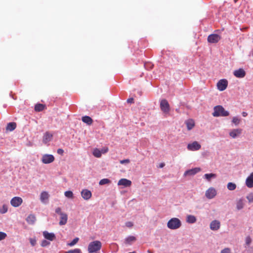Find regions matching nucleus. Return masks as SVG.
Returning <instances> with one entry per match:
<instances>
[{"instance_id": "f257e3e1", "label": "nucleus", "mask_w": 253, "mask_h": 253, "mask_svg": "<svg viewBox=\"0 0 253 253\" xmlns=\"http://www.w3.org/2000/svg\"><path fill=\"white\" fill-rule=\"evenodd\" d=\"M102 247V243L99 241H94L90 242L88 246V253H96Z\"/></svg>"}, {"instance_id": "f03ea898", "label": "nucleus", "mask_w": 253, "mask_h": 253, "mask_svg": "<svg viewBox=\"0 0 253 253\" xmlns=\"http://www.w3.org/2000/svg\"><path fill=\"white\" fill-rule=\"evenodd\" d=\"M229 113L228 111H226L222 106H216L214 108V112L212 113V115L214 117L228 116Z\"/></svg>"}, {"instance_id": "7ed1b4c3", "label": "nucleus", "mask_w": 253, "mask_h": 253, "mask_svg": "<svg viewBox=\"0 0 253 253\" xmlns=\"http://www.w3.org/2000/svg\"><path fill=\"white\" fill-rule=\"evenodd\" d=\"M181 225L180 220L175 217L171 218L167 223V226L169 229L174 230L179 228Z\"/></svg>"}, {"instance_id": "20e7f679", "label": "nucleus", "mask_w": 253, "mask_h": 253, "mask_svg": "<svg viewBox=\"0 0 253 253\" xmlns=\"http://www.w3.org/2000/svg\"><path fill=\"white\" fill-rule=\"evenodd\" d=\"M160 108L162 111L166 114L169 113L170 111V106L168 101L166 99H162L160 102Z\"/></svg>"}, {"instance_id": "39448f33", "label": "nucleus", "mask_w": 253, "mask_h": 253, "mask_svg": "<svg viewBox=\"0 0 253 253\" xmlns=\"http://www.w3.org/2000/svg\"><path fill=\"white\" fill-rule=\"evenodd\" d=\"M201 148V145L197 141H194L187 145V149L189 151H197Z\"/></svg>"}, {"instance_id": "423d86ee", "label": "nucleus", "mask_w": 253, "mask_h": 253, "mask_svg": "<svg viewBox=\"0 0 253 253\" xmlns=\"http://www.w3.org/2000/svg\"><path fill=\"white\" fill-rule=\"evenodd\" d=\"M54 157L52 155L44 154L42 156V161L43 164H50L54 161Z\"/></svg>"}, {"instance_id": "0eeeda50", "label": "nucleus", "mask_w": 253, "mask_h": 253, "mask_svg": "<svg viewBox=\"0 0 253 253\" xmlns=\"http://www.w3.org/2000/svg\"><path fill=\"white\" fill-rule=\"evenodd\" d=\"M221 39V37L215 34L210 35L208 37V42L210 43H217Z\"/></svg>"}, {"instance_id": "6e6552de", "label": "nucleus", "mask_w": 253, "mask_h": 253, "mask_svg": "<svg viewBox=\"0 0 253 253\" xmlns=\"http://www.w3.org/2000/svg\"><path fill=\"white\" fill-rule=\"evenodd\" d=\"M228 85V82L225 79H222L218 81V82L217 84V88L220 91H223L224 90Z\"/></svg>"}, {"instance_id": "1a4fd4ad", "label": "nucleus", "mask_w": 253, "mask_h": 253, "mask_svg": "<svg viewBox=\"0 0 253 253\" xmlns=\"http://www.w3.org/2000/svg\"><path fill=\"white\" fill-rule=\"evenodd\" d=\"M23 200L21 198L19 197H15L13 198L10 201L11 205L14 207H18L21 205Z\"/></svg>"}, {"instance_id": "9d476101", "label": "nucleus", "mask_w": 253, "mask_h": 253, "mask_svg": "<svg viewBox=\"0 0 253 253\" xmlns=\"http://www.w3.org/2000/svg\"><path fill=\"white\" fill-rule=\"evenodd\" d=\"M216 195V191L213 188H210L208 189L205 193L206 197L208 199H211L214 198Z\"/></svg>"}, {"instance_id": "9b49d317", "label": "nucleus", "mask_w": 253, "mask_h": 253, "mask_svg": "<svg viewBox=\"0 0 253 253\" xmlns=\"http://www.w3.org/2000/svg\"><path fill=\"white\" fill-rule=\"evenodd\" d=\"M82 197L85 200H88L91 197V192L87 189H84L81 192Z\"/></svg>"}, {"instance_id": "f8f14e48", "label": "nucleus", "mask_w": 253, "mask_h": 253, "mask_svg": "<svg viewBox=\"0 0 253 253\" xmlns=\"http://www.w3.org/2000/svg\"><path fill=\"white\" fill-rule=\"evenodd\" d=\"M234 75L238 78H243L246 75V72L243 69H239L233 72Z\"/></svg>"}, {"instance_id": "ddd939ff", "label": "nucleus", "mask_w": 253, "mask_h": 253, "mask_svg": "<svg viewBox=\"0 0 253 253\" xmlns=\"http://www.w3.org/2000/svg\"><path fill=\"white\" fill-rule=\"evenodd\" d=\"M43 236L45 239L52 241L55 239V235L53 233H49L46 231L43 232Z\"/></svg>"}, {"instance_id": "4468645a", "label": "nucleus", "mask_w": 253, "mask_h": 253, "mask_svg": "<svg viewBox=\"0 0 253 253\" xmlns=\"http://www.w3.org/2000/svg\"><path fill=\"white\" fill-rule=\"evenodd\" d=\"M118 185H123L125 187H129L131 185V181L126 178H122L118 181Z\"/></svg>"}, {"instance_id": "2eb2a0df", "label": "nucleus", "mask_w": 253, "mask_h": 253, "mask_svg": "<svg viewBox=\"0 0 253 253\" xmlns=\"http://www.w3.org/2000/svg\"><path fill=\"white\" fill-rule=\"evenodd\" d=\"M201 171V169L199 168H195L191 169L186 170L184 175H193Z\"/></svg>"}, {"instance_id": "dca6fc26", "label": "nucleus", "mask_w": 253, "mask_h": 253, "mask_svg": "<svg viewBox=\"0 0 253 253\" xmlns=\"http://www.w3.org/2000/svg\"><path fill=\"white\" fill-rule=\"evenodd\" d=\"M220 226V222L218 220H214L210 224V228L212 230H217Z\"/></svg>"}, {"instance_id": "f3484780", "label": "nucleus", "mask_w": 253, "mask_h": 253, "mask_svg": "<svg viewBox=\"0 0 253 253\" xmlns=\"http://www.w3.org/2000/svg\"><path fill=\"white\" fill-rule=\"evenodd\" d=\"M246 184L249 188L253 187V172L247 178Z\"/></svg>"}, {"instance_id": "a211bd4d", "label": "nucleus", "mask_w": 253, "mask_h": 253, "mask_svg": "<svg viewBox=\"0 0 253 253\" xmlns=\"http://www.w3.org/2000/svg\"><path fill=\"white\" fill-rule=\"evenodd\" d=\"M52 137L53 135L52 134L48 132H45L43 136V142L45 144L47 143V142L51 140Z\"/></svg>"}, {"instance_id": "6ab92c4d", "label": "nucleus", "mask_w": 253, "mask_h": 253, "mask_svg": "<svg viewBox=\"0 0 253 253\" xmlns=\"http://www.w3.org/2000/svg\"><path fill=\"white\" fill-rule=\"evenodd\" d=\"M242 129L237 128L233 129L230 133L229 135L232 138H235L242 133Z\"/></svg>"}, {"instance_id": "aec40b11", "label": "nucleus", "mask_w": 253, "mask_h": 253, "mask_svg": "<svg viewBox=\"0 0 253 253\" xmlns=\"http://www.w3.org/2000/svg\"><path fill=\"white\" fill-rule=\"evenodd\" d=\"M68 219V215L66 213L64 214H62L61 216H60V221L59 224L60 225H63L67 223Z\"/></svg>"}, {"instance_id": "412c9836", "label": "nucleus", "mask_w": 253, "mask_h": 253, "mask_svg": "<svg viewBox=\"0 0 253 253\" xmlns=\"http://www.w3.org/2000/svg\"><path fill=\"white\" fill-rule=\"evenodd\" d=\"M16 123L15 122L9 123L7 124V126H6V131H12L16 128Z\"/></svg>"}, {"instance_id": "4be33fe9", "label": "nucleus", "mask_w": 253, "mask_h": 253, "mask_svg": "<svg viewBox=\"0 0 253 253\" xmlns=\"http://www.w3.org/2000/svg\"><path fill=\"white\" fill-rule=\"evenodd\" d=\"M49 198V194L46 191H43L41 193L40 200L42 202L45 203V201L48 200Z\"/></svg>"}, {"instance_id": "5701e85b", "label": "nucleus", "mask_w": 253, "mask_h": 253, "mask_svg": "<svg viewBox=\"0 0 253 253\" xmlns=\"http://www.w3.org/2000/svg\"><path fill=\"white\" fill-rule=\"evenodd\" d=\"M82 121L88 125H91L93 123V120L88 116H83L82 118Z\"/></svg>"}, {"instance_id": "b1692460", "label": "nucleus", "mask_w": 253, "mask_h": 253, "mask_svg": "<svg viewBox=\"0 0 253 253\" xmlns=\"http://www.w3.org/2000/svg\"><path fill=\"white\" fill-rule=\"evenodd\" d=\"M187 128L188 130L192 129L195 126V122L193 120L189 119L185 122Z\"/></svg>"}, {"instance_id": "393cba45", "label": "nucleus", "mask_w": 253, "mask_h": 253, "mask_svg": "<svg viewBox=\"0 0 253 253\" xmlns=\"http://www.w3.org/2000/svg\"><path fill=\"white\" fill-rule=\"evenodd\" d=\"M36 220V216L33 214H30L26 218L27 222L30 224H34Z\"/></svg>"}, {"instance_id": "a878e982", "label": "nucleus", "mask_w": 253, "mask_h": 253, "mask_svg": "<svg viewBox=\"0 0 253 253\" xmlns=\"http://www.w3.org/2000/svg\"><path fill=\"white\" fill-rule=\"evenodd\" d=\"M46 108V106L45 105L42 104H37L35 106V110L36 112H40Z\"/></svg>"}, {"instance_id": "bb28decb", "label": "nucleus", "mask_w": 253, "mask_h": 253, "mask_svg": "<svg viewBox=\"0 0 253 253\" xmlns=\"http://www.w3.org/2000/svg\"><path fill=\"white\" fill-rule=\"evenodd\" d=\"M244 206V204L243 199H240L238 201H237L236 203V208L238 210H240L243 209Z\"/></svg>"}, {"instance_id": "cd10ccee", "label": "nucleus", "mask_w": 253, "mask_h": 253, "mask_svg": "<svg viewBox=\"0 0 253 253\" xmlns=\"http://www.w3.org/2000/svg\"><path fill=\"white\" fill-rule=\"evenodd\" d=\"M196 221V218L195 216L192 215H189L187 217V222L190 223H193Z\"/></svg>"}, {"instance_id": "c85d7f7f", "label": "nucleus", "mask_w": 253, "mask_h": 253, "mask_svg": "<svg viewBox=\"0 0 253 253\" xmlns=\"http://www.w3.org/2000/svg\"><path fill=\"white\" fill-rule=\"evenodd\" d=\"M93 155L96 158H100L101 156V152L98 149L95 148L93 151Z\"/></svg>"}, {"instance_id": "c756f323", "label": "nucleus", "mask_w": 253, "mask_h": 253, "mask_svg": "<svg viewBox=\"0 0 253 253\" xmlns=\"http://www.w3.org/2000/svg\"><path fill=\"white\" fill-rule=\"evenodd\" d=\"M236 184L232 182H229L227 185V187L228 190L233 191L236 188Z\"/></svg>"}, {"instance_id": "7c9ffc66", "label": "nucleus", "mask_w": 253, "mask_h": 253, "mask_svg": "<svg viewBox=\"0 0 253 253\" xmlns=\"http://www.w3.org/2000/svg\"><path fill=\"white\" fill-rule=\"evenodd\" d=\"M216 176V174L214 173H206L204 175V177L210 181L211 178H215Z\"/></svg>"}, {"instance_id": "2f4dec72", "label": "nucleus", "mask_w": 253, "mask_h": 253, "mask_svg": "<svg viewBox=\"0 0 253 253\" xmlns=\"http://www.w3.org/2000/svg\"><path fill=\"white\" fill-rule=\"evenodd\" d=\"M110 183V180L107 178H104L100 180L99 184L100 185L109 184Z\"/></svg>"}, {"instance_id": "473e14b6", "label": "nucleus", "mask_w": 253, "mask_h": 253, "mask_svg": "<svg viewBox=\"0 0 253 253\" xmlns=\"http://www.w3.org/2000/svg\"><path fill=\"white\" fill-rule=\"evenodd\" d=\"M64 195L68 198L73 199L74 198L73 193L71 191H67L65 192Z\"/></svg>"}, {"instance_id": "72a5a7b5", "label": "nucleus", "mask_w": 253, "mask_h": 253, "mask_svg": "<svg viewBox=\"0 0 253 253\" xmlns=\"http://www.w3.org/2000/svg\"><path fill=\"white\" fill-rule=\"evenodd\" d=\"M136 240L135 237L134 236H129L126 238V242L127 244H130V242H133Z\"/></svg>"}, {"instance_id": "f704fd0d", "label": "nucleus", "mask_w": 253, "mask_h": 253, "mask_svg": "<svg viewBox=\"0 0 253 253\" xmlns=\"http://www.w3.org/2000/svg\"><path fill=\"white\" fill-rule=\"evenodd\" d=\"M8 208L5 205H3L1 208L0 209V213H5L7 211Z\"/></svg>"}, {"instance_id": "c9c22d12", "label": "nucleus", "mask_w": 253, "mask_h": 253, "mask_svg": "<svg viewBox=\"0 0 253 253\" xmlns=\"http://www.w3.org/2000/svg\"><path fill=\"white\" fill-rule=\"evenodd\" d=\"M79 238L76 237L75 239H74L73 240L71 243H68V245L69 246H73L74 245H75V244H76L78 243V242L79 241Z\"/></svg>"}, {"instance_id": "e433bc0d", "label": "nucleus", "mask_w": 253, "mask_h": 253, "mask_svg": "<svg viewBox=\"0 0 253 253\" xmlns=\"http://www.w3.org/2000/svg\"><path fill=\"white\" fill-rule=\"evenodd\" d=\"M66 253H82V252L80 249H75L74 250H69Z\"/></svg>"}, {"instance_id": "4c0bfd02", "label": "nucleus", "mask_w": 253, "mask_h": 253, "mask_svg": "<svg viewBox=\"0 0 253 253\" xmlns=\"http://www.w3.org/2000/svg\"><path fill=\"white\" fill-rule=\"evenodd\" d=\"M240 122V120L237 117H234L233 118L232 123H234L235 125H239Z\"/></svg>"}, {"instance_id": "58836bf2", "label": "nucleus", "mask_w": 253, "mask_h": 253, "mask_svg": "<svg viewBox=\"0 0 253 253\" xmlns=\"http://www.w3.org/2000/svg\"><path fill=\"white\" fill-rule=\"evenodd\" d=\"M247 199L248 200L250 203L253 202V193H250L247 196Z\"/></svg>"}, {"instance_id": "ea45409f", "label": "nucleus", "mask_w": 253, "mask_h": 253, "mask_svg": "<svg viewBox=\"0 0 253 253\" xmlns=\"http://www.w3.org/2000/svg\"><path fill=\"white\" fill-rule=\"evenodd\" d=\"M55 212L58 214L60 216H61L62 214H64L65 213L62 211L61 209L59 207H58L55 209Z\"/></svg>"}, {"instance_id": "a19ab883", "label": "nucleus", "mask_w": 253, "mask_h": 253, "mask_svg": "<svg viewBox=\"0 0 253 253\" xmlns=\"http://www.w3.org/2000/svg\"><path fill=\"white\" fill-rule=\"evenodd\" d=\"M6 237L7 235L5 233L0 232V241L4 239Z\"/></svg>"}, {"instance_id": "79ce46f5", "label": "nucleus", "mask_w": 253, "mask_h": 253, "mask_svg": "<svg viewBox=\"0 0 253 253\" xmlns=\"http://www.w3.org/2000/svg\"><path fill=\"white\" fill-rule=\"evenodd\" d=\"M50 244V243L47 241L44 240L41 243V246L42 247H46L48 246Z\"/></svg>"}, {"instance_id": "37998d69", "label": "nucleus", "mask_w": 253, "mask_h": 253, "mask_svg": "<svg viewBox=\"0 0 253 253\" xmlns=\"http://www.w3.org/2000/svg\"><path fill=\"white\" fill-rule=\"evenodd\" d=\"M221 253H231V250L229 248H225L221 251Z\"/></svg>"}, {"instance_id": "c03bdc74", "label": "nucleus", "mask_w": 253, "mask_h": 253, "mask_svg": "<svg viewBox=\"0 0 253 253\" xmlns=\"http://www.w3.org/2000/svg\"><path fill=\"white\" fill-rule=\"evenodd\" d=\"M133 224L131 221H128L126 223V226L128 228H131L133 226Z\"/></svg>"}, {"instance_id": "a18cd8bd", "label": "nucleus", "mask_w": 253, "mask_h": 253, "mask_svg": "<svg viewBox=\"0 0 253 253\" xmlns=\"http://www.w3.org/2000/svg\"><path fill=\"white\" fill-rule=\"evenodd\" d=\"M130 162V160L129 159H125V160H121L120 161V163L121 164H128Z\"/></svg>"}, {"instance_id": "49530a36", "label": "nucleus", "mask_w": 253, "mask_h": 253, "mask_svg": "<svg viewBox=\"0 0 253 253\" xmlns=\"http://www.w3.org/2000/svg\"><path fill=\"white\" fill-rule=\"evenodd\" d=\"M100 151L101 152V154H105L108 151V147H104L101 149V150H100Z\"/></svg>"}, {"instance_id": "de8ad7c7", "label": "nucleus", "mask_w": 253, "mask_h": 253, "mask_svg": "<svg viewBox=\"0 0 253 253\" xmlns=\"http://www.w3.org/2000/svg\"><path fill=\"white\" fill-rule=\"evenodd\" d=\"M246 243L247 245L250 244L251 243V239L250 237H247L246 239Z\"/></svg>"}, {"instance_id": "09e8293b", "label": "nucleus", "mask_w": 253, "mask_h": 253, "mask_svg": "<svg viewBox=\"0 0 253 253\" xmlns=\"http://www.w3.org/2000/svg\"><path fill=\"white\" fill-rule=\"evenodd\" d=\"M57 152L58 154L62 155L64 153V150L62 149L59 148V149H57Z\"/></svg>"}, {"instance_id": "8fccbe9b", "label": "nucleus", "mask_w": 253, "mask_h": 253, "mask_svg": "<svg viewBox=\"0 0 253 253\" xmlns=\"http://www.w3.org/2000/svg\"><path fill=\"white\" fill-rule=\"evenodd\" d=\"M128 103H132L133 102V99L132 98H128L127 100Z\"/></svg>"}, {"instance_id": "3c124183", "label": "nucleus", "mask_w": 253, "mask_h": 253, "mask_svg": "<svg viewBox=\"0 0 253 253\" xmlns=\"http://www.w3.org/2000/svg\"><path fill=\"white\" fill-rule=\"evenodd\" d=\"M248 115V113L245 112H242V116L244 117H246Z\"/></svg>"}, {"instance_id": "603ef678", "label": "nucleus", "mask_w": 253, "mask_h": 253, "mask_svg": "<svg viewBox=\"0 0 253 253\" xmlns=\"http://www.w3.org/2000/svg\"><path fill=\"white\" fill-rule=\"evenodd\" d=\"M35 243H36V241H33V240H31V244H32L33 246H34V245H35Z\"/></svg>"}, {"instance_id": "864d4df0", "label": "nucleus", "mask_w": 253, "mask_h": 253, "mask_svg": "<svg viewBox=\"0 0 253 253\" xmlns=\"http://www.w3.org/2000/svg\"><path fill=\"white\" fill-rule=\"evenodd\" d=\"M164 166H165V164H164V163H161V164L160 165V167L162 168L164 167Z\"/></svg>"}, {"instance_id": "5fc2aeb1", "label": "nucleus", "mask_w": 253, "mask_h": 253, "mask_svg": "<svg viewBox=\"0 0 253 253\" xmlns=\"http://www.w3.org/2000/svg\"><path fill=\"white\" fill-rule=\"evenodd\" d=\"M252 54H253V51H252Z\"/></svg>"}]
</instances>
